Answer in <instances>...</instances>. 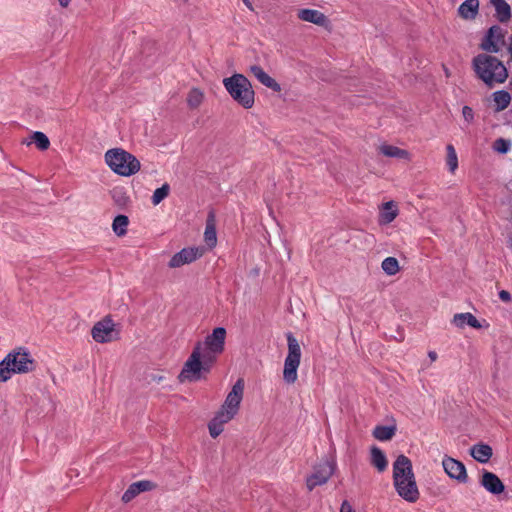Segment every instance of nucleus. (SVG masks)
I'll return each mask as SVG.
<instances>
[{"mask_svg": "<svg viewBox=\"0 0 512 512\" xmlns=\"http://www.w3.org/2000/svg\"><path fill=\"white\" fill-rule=\"evenodd\" d=\"M340 512H354V510L348 501H344L341 505Z\"/></svg>", "mask_w": 512, "mask_h": 512, "instance_id": "39", "label": "nucleus"}, {"mask_svg": "<svg viewBox=\"0 0 512 512\" xmlns=\"http://www.w3.org/2000/svg\"><path fill=\"white\" fill-rule=\"evenodd\" d=\"M509 52L512 54V37L510 39Z\"/></svg>", "mask_w": 512, "mask_h": 512, "instance_id": "44", "label": "nucleus"}, {"mask_svg": "<svg viewBox=\"0 0 512 512\" xmlns=\"http://www.w3.org/2000/svg\"><path fill=\"white\" fill-rule=\"evenodd\" d=\"M371 464L379 471L383 472L387 469L388 461L385 454L378 447L371 449Z\"/></svg>", "mask_w": 512, "mask_h": 512, "instance_id": "25", "label": "nucleus"}, {"mask_svg": "<svg viewBox=\"0 0 512 512\" xmlns=\"http://www.w3.org/2000/svg\"><path fill=\"white\" fill-rule=\"evenodd\" d=\"M91 335L97 343H107L117 340L119 331L116 329L114 321L109 316H106L94 324L91 329Z\"/></svg>", "mask_w": 512, "mask_h": 512, "instance_id": "10", "label": "nucleus"}, {"mask_svg": "<svg viewBox=\"0 0 512 512\" xmlns=\"http://www.w3.org/2000/svg\"><path fill=\"white\" fill-rule=\"evenodd\" d=\"M24 143H26L28 146L32 144V140H29V138H27Z\"/></svg>", "mask_w": 512, "mask_h": 512, "instance_id": "43", "label": "nucleus"}, {"mask_svg": "<svg viewBox=\"0 0 512 512\" xmlns=\"http://www.w3.org/2000/svg\"><path fill=\"white\" fill-rule=\"evenodd\" d=\"M244 2V4L250 9V10H253V6L250 2V0H242Z\"/></svg>", "mask_w": 512, "mask_h": 512, "instance_id": "42", "label": "nucleus"}, {"mask_svg": "<svg viewBox=\"0 0 512 512\" xmlns=\"http://www.w3.org/2000/svg\"><path fill=\"white\" fill-rule=\"evenodd\" d=\"M34 146L41 151H46L50 147V140L43 132L34 131Z\"/></svg>", "mask_w": 512, "mask_h": 512, "instance_id": "31", "label": "nucleus"}, {"mask_svg": "<svg viewBox=\"0 0 512 512\" xmlns=\"http://www.w3.org/2000/svg\"><path fill=\"white\" fill-rule=\"evenodd\" d=\"M223 86L231 98L245 109L253 107L255 92L251 82L242 74L235 73L223 79Z\"/></svg>", "mask_w": 512, "mask_h": 512, "instance_id": "5", "label": "nucleus"}, {"mask_svg": "<svg viewBox=\"0 0 512 512\" xmlns=\"http://www.w3.org/2000/svg\"><path fill=\"white\" fill-rule=\"evenodd\" d=\"M472 67L476 76L489 88L504 83L508 78V71L503 62L489 54L475 56Z\"/></svg>", "mask_w": 512, "mask_h": 512, "instance_id": "3", "label": "nucleus"}, {"mask_svg": "<svg viewBox=\"0 0 512 512\" xmlns=\"http://www.w3.org/2000/svg\"><path fill=\"white\" fill-rule=\"evenodd\" d=\"M204 93L198 88H192L187 95V104L190 109H197L203 102Z\"/></svg>", "mask_w": 512, "mask_h": 512, "instance_id": "28", "label": "nucleus"}, {"mask_svg": "<svg viewBox=\"0 0 512 512\" xmlns=\"http://www.w3.org/2000/svg\"><path fill=\"white\" fill-rule=\"evenodd\" d=\"M32 358L29 349L17 347L11 350L0 361V383L9 381L15 374H26L30 371Z\"/></svg>", "mask_w": 512, "mask_h": 512, "instance_id": "4", "label": "nucleus"}, {"mask_svg": "<svg viewBox=\"0 0 512 512\" xmlns=\"http://www.w3.org/2000/svg\"><path fill=\"white\" fill-rule=\"evenodd\" d=\"M378 150L381 154H383L386 157L403 159L407 161L411 159V155L407 150L398 148L390 144H381Z\"/></svg>", "mask_w": 512, "mask_h": 512, "instance_id": "19", "label": "nucleus"}, {"mask_svg": "<svg viewBox=\"0 0 512 512\" xmlns=\"http://www.w3.org/2000/svg\"><path fill=\"white\" fill-rule=\"evenodd\" d=\"M230 420L231 419L224 416L223 413L217 412L215 417L210 421V423L208 425L209 433H210L211 437H213V438L218 437L223 431L224 424L228 423Z\"/></svg>", "mask_w": 512, "mask_h": 512, "instance_id": "23", "label": "nucleus"}, {"mask_svg": "<svg viewBox=\"0 0 512 512\" xmlns=\"http://www.w3.org/2000/svg\"><path fill=\"white\" fill-rule=\"evenodd\" d=\"M480 484L486 491L493 495H499L505 489V486L500 478L496 474L487 470L483 471L480 478Z\"/></svg>", "mask_w": 512, "mask_h": 512, "instance_id": "14", "label": "nucleus"}, {"mask_svg": "<svg viewBox=\"0 0 512 512\" xmlns=\"http://www.w3.org/2000/svg\"><path fill=\"white\" fill-rule=\"evenodd\" d=\"M105 162L116 174L129 177L136 174L141 167L140 161L131 153L122 148H113L106 151Z\"/></svg>", "mask_w": 512, "mask_h": 512, "instance_id": "6", "label": "nucleus"}, {"mask_svg": "<svg viewBox=\"0 0 512 512\" xmlns=\"http://www.w3.org/2000/svg\"><path fill=\"white\" fill-rule=\"evenodd\" d=\"M490 3L494 6L496 17L500 22L505 23L509 21L511 17V8L505 0H490Z\"/></svg>", "mask_w": 512, "mask_h": 512, "instance_id": "21", "label": "nucleus"}, {"mask_svg": "<svg viewBox=\"0 0 512 512\" xmlns=\"http://www.w3.org/2000/svg\"><path fill=\"white\" fill-rule=\"evenodd\" d=\"M393 485L397 494L409 503H415L420 497L412 463L405 455H399L393 463Z\"/></svg>", "mask_w": 512, "mask_h": 512, "instance_id": "2", "label": "nucleus"}, {"mask_svg": "<svg viewBox=\"0 0 512 512\" xmlns=\"http://www.w3.org/2000/svg\"><path fill=\"white\" fill-rule=\"evenodd\" d=\"M251 74L264 86L270 88L274 92H280L281 86L270 75H268L261 66L253 65L250 67Z\"/></svg>", "mask_w": 512, "mask_h": 512, "instance_id": "16", "label": "nucleus"}, {"mask_svg": "<svg viewBox=\"0 0 512 512\" xmlns=\"http://www.w3.org/2000/svg\"><path fill=\"white\" fill-rule=\"evenodd\" d=\"M471 456L480 463H487L492 455V448L487 444H475L470 449Z\"/></svg>", "mask_w": 512, "mask_h": 512, "instance_id": "20", "label": "nucleus"}, {"mask_svg": "<svg viewBox=\"0 0 512 512\" xmlns=\"http://www.w3.org/2000/svg\"><path fill=\"white\" fill-rule=\"evenodd\" d=\"M398 208L393 201L382 204L379 212V224L387 225L398 216Z\"/></svg>", "mask_w": 512, "mask_h": 512, "instance_id": "17", "label": "nucleus"}, {"mask_svg": "<svg viewBox=\"0 0 512 512\" xmlns=\"http://www.w3.org/2000/svg\"><path fill=\"white\" fill-rule=\"evenodd\" d=\"M336 463L334 460L323 459L313 466L311 474L306 477V487L312 491L317 486L324 485L334 474Z\"/></svg>", "mask_w": 512, "mask_h": 512, "instance_id": "8", "label": "nucleus"}, {"mask_svg": "<svg viewBox=\"0 0 512 512\" xmlns=\"http://www.w3.org/2000/svg\"><path fill=\"white\" fill-rule=\"evenodd\" d=\"M128 224H129V220H128L127 216H125V215L116 216L113 221V224H112L114 233L117 236L125 235L127 232Z\"/></svg>", "mask_w": 512, "mask_h": 512, "instance_id": "29", "label": "nucleus"}, {"mask_svg": "<svg viewBox=\"0 0 512 512\" xmlns=\"http://www.w3.org/2000/svg\"><path fill=\"white\" fill-rule=\"evenodd\" d=\"M428 357L430 358L431 361H435L437 359V353L435 351H430L428 353Z\"/></svg>", "mask_w": 512, "mask_h": 512, "instance_id": "41", "label": "nucleus"}, {"mask_svg": "<svg viewBox=\"0 0 512 512\" xmlns=\"http://www.w3.org/2000/svg\"><path fill=\"white\" fill-rule=\"evenodd\" d=\"M204 252L205 249L202 247L183 248L181 251L172 256L168 266L170 268H178L185 264H190L200 258Z\"/></svg>", "mask_w": 512, "mask_h": 512, "instance_id": "11", "label": "nucleus"}, {"mask_svg": "<svg viewBox=\"0 0 512 512\" xmlns=\"http://www.w3.org/2000/svg\"><path fill=\"white\" fill-rule=\"evenodd\" d=\"M138 491L135 488L134 484L132 483L128 489L123 493L122 495V501L124 503L130 502L132 499H134L138 495Z\"/></svg>", "mask_w": 512, "mask_h": 512, "instance_id": "37", "label": "nucleus"}, {"mask_svg": "<svg viewBox=\"0 0 512 512\" xmlns=\"http://www.w3.org/2000/svg\"><path fill=\"white\" fill-rule=\"evenodd\" d=\"M442 466L445 473L454 480H457L459 483H466L468 479V475L466 472L465 465L452 458L445 456L442 460Z\"/></svg>", "mask_w": 512, "mask_h": 512, "instance_id": "13", "label": "nucleus"}, {"mask_svg": "<svg viewBox=\"0 0 512 512\" xmlns=\"http://www.w3.org/2000/svg\"><path fill=\"white\" fill-rule=\"evenodd\" d=\"M494 110L500 112L505 110L511 103V95L505 90H499L492 94Z\"/></svg>", "mask_w": 512, "mask_h": 512, "instance_id": "22", "label": "nucleus"}, {"mask_svg": "<svg viewBox=\"0 0 512 512\" xmlns=\"http://www.w3.org/2000/svg\"><path fill=\"white\" fill-rule=\"evenodd\" d=\"M288 354L284 362L283 379L288 384L297 380V370L300 365L301 348L297 339L289 333L287 335Z\"/></svg>", "mask_w": 512, "mask_h": 512, "instance_id": "7", "label": "nucleus"}, {"mask_svg": "<svg viewBox=\"0 0 512 512\" xmlns=\"http://www.w3.org/2000/svg\"><path fill=\"white\" fill-rule=\"evenodd\" d=\"M499 298L503 301V302H510L511 301V294L506 291V290H501L499 292Z\"/></svg>", "mask_w": 512, "mask_h": 512, "instance_id": "38", "label": "nucleus"}, {"mask_svg": "<svg viewBox=\"0 0 512 512\" xmlns=\"http://www.w3.org/2000/svg\"><path fill=\"white\" fill-rule=\"evenodd\" d=\"M504 43V32L501 27L492 26L484 37L481 48L489 53H497L500 51L501 45Z\"/></svg>", "mask_w": 512, "mask_h": 512, "instance_id": "12", "label": "nucleus"}, {"mask_svg": "<svg viewBox=\"0 0 512 512\" xmlns=\"http://www.w3.org/2000/svg\"><path fill=\"white\" fill-rule=\"evenodd\" d=\"M133 484L139 494L141 492L151 491L152 489H154L156 487V485L153 482L148 481V480H141L138 482H134Z\"/></svg>", "mask_w": 512, "mask_h": 512, "instance_id": "35", "label": "nucleus"}, {"mask_svg": "<svg viewBox=\"0 0 512 512\" xmlns=\"http://www.w3.org/2000/svg\"><path fill=\"white\" fill-rule=\"evenodd\" d=\"M382 270L389 276L397 274L400 270L399 262L395 257H387L382 261Z\"/></svg>", "mask_w": 512, "mask_h": 512, "instance_id": "30", "label": "nucleus"}, {"mask_svg": "<svg viewBox=\"0 0 512 512\" xmlns=\"http://www.w3.org/2000/svg\"><path fill=\"white\" fill-rule=\"evenodd\" d=\"M297 17L304 22L313 23L318 26H326L328 23L327 16L316 9H299L297 12Z\"/></svg>", "mask_w": 512, "mask_h": 512, "instance_id": "15", "label": "nucleus"}, {"mask_svg": "<svg viewBox=\"0 0 512 512\" xmlns=\"http://www.w3.org/2000/svg\"><path fill=\"white\" fill-rule=\"evenodd\" d=\"M452 324L461 329L466 325L475 329L481 328V324L477 318L469 312L455 314L452 319Z\"/></svg>", "mask_w": 512, "mask_h": 512, "instance_id": "18", "label": "nucleus"}, {"mask_svg": "<svg viewBox=\"0 0 512 512\" xmlns=\"http://www.w3.org/2000/svg\"><path fill=\"white\" fill-rule=\"evenodd\" d=\"M493 149L500 154H505L511 149V141L504 138H498L493 143Z\"/></svg>", "mask_w": 512, "mask_h": 512, "instance_id": "34", "label": "nucleus"}, {"mask_svg": "<svg viewBox=\"0 0 512 512\" xmlns=\"http://www.w3.org/2000/svg\"><path fill=\"white\" fill-rule=\"evenodd\" d=\"M225 339V328L217 327L203 342H197L179 374V380L194 382L201 379L202 373H208L224 351Z\"/></svg>", "mask_w": 512, "mask_h": 512, "instance_id": "1", "label": "nucleus"}, {"mask_svg": "<svg viewBox=\"0 0 512 512\" xmlns=\"http://www.w3.org/2000/svg\"><path fill=\"white\" fill-rule=\"evenodd\" d=\"M244 393V380L238 379L221 406L219 413H223L229 419H233L238 413Z\"/></svg>", "mask_w": 512, "mask_h": 512, "instance_id": "9", "label": "nucleus"}, {"mask_svg": "<svg viewBox=\"0 0 512 512\" xmlns=\"http://www.w3.org/2000/svg\"><path fill=\"white\" fill-rule=\"evenodd\" d=\"M204 238L207 245L212 248L216 245L217 242V236H216V229L213 221V216L210 215V217L207 220L206 228L204 232Z\"/></svg>", "mask_w": 512, "mask_h": 512, "instance_id": "26", "label": "nucleus"}, {"mask_svg": "<svg viewBox=\"0 0 512 512\" xmlns=\"http://www.w3.org/2000/svg\"><path fill=\"white\" fill-rule=\"evenodd\" d=\"M478 8V0H466L459 6L458 12L464 19H473L477 15Z\"/></svg>", "mask_w": 512, "mask_h": 512, "instance_id": "24", "label": "nucleus"}, {"mask_svg": "<svg viewBox=\"0 0 512 512\" xmlns=\"http://www.w3.org/2000/svg\"><path fill=\"white\" fill-rule=\"evenodd\" d=\"M169 191L170 186L167 183L163 184L160 188H157L152 195V203L154 205L161 203L169 195Z\"/></svg>", "mask_w": 512, "mask_h": 512, "instance_id": "32", "label": "nucleus"}, {"mask_svg": "<svg viewBox=\"0 0 512 512\" xmlns=\"http://www.w3.org/2000/svg\"><path fill=\"white\" fill-rule=\"evenodd\" d=\"M462 116L466 126L471 125L475 120V114L470 106H464L462 108Z\"/></svg>", "mask_w": 512, "mask_h": 512, "instance_id": "36", "label": "nucleus"}, {"mask_svg": "<svg viewBox=\"0 0 512 512\" xmlns=\"http://www.w3.org/2000/svg\"><path fill=\"white\" fill-rule=\"evenodd\" d=\"M396 433L395 426H376L373 436L380 441L390 440Z\"/></svg>", "mask_w": 512, "mask_h": 512, "instance_id": "27", "label": "nucleus"}, {"mask_svg": "<svg viewBox=\"0 0 512 512\" xmlns=\"http://www.w3.org/2000/svg\"><path fill=\"white\" fill-rule=\"evenodd\" d=\"M62 8H67L72 0H57Z\"/></svg>", "mask_w": 512, "mask_h": 512, "instance_id": "40", "label": "nucleus"}, {"mask_svg": "<svg viewBox=\"0 0 512 512\" xmlns=\"http://www.w3.org/2000/svg\"><path fill=\"white\" fill-rule=\"evenodd\" d=\"M447 150V165L449 170L453 173L458 167V158L454 147L449 144L446 147Z\"/></svg>", "mask_w": 512, "mask_h": 512, "instance_id": "33", "label": "nucleus"}]
</instances>
